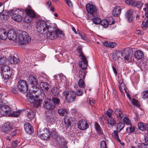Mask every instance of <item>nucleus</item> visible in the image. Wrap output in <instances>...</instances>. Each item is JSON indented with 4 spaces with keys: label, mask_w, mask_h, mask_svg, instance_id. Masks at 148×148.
Returning a JSON list of instances; mask_svg holds the SVG:
<instances>
[{
    "label": "nucleus",
    "mask_w": 148,
    "mask_h": 148,
    "mask_svg": "<svg viewBox=\"0 0 148 148\" xmlns=\"http://www.w3.org/2000/svg\"><path fill=\"white\" fill-rule=\"evenodd\" d=\"M53 25H51L48 21L38 20L36 23V28L38 32L42 30L43 32L47 30L49 32L54 30V28L52 27Z\"/></svg>",
    "instance_id": "obj_1"
},
{
    "label": "nucleus",
    "mask_w": 148,
    "mask_h": 148,
    "mask_svg": "<svg viewBox=\"0 0 148 148\" xmlns=\"http://www.w3.org/2000/svg\"><path fill=\"white\" fill-rule=\"evenodd\" d=\"M121 56H123L124 60L125 61L129 60L131 57V54L128 50H125L123 51V54L121 51H116L113 54V59L115 60L116 59L120 58Z\"/></svg>",
    "instance_id": "obj_2"
},
{
    "label": "nucleus",
    "mask_w": 148,
    "mask_h": 148,
    "mask_svg": "<svg viewBox=\"0 0 148 148\" xmlns=\"http://www.w3.org/2000/svg\"><path fill=\"white\" fill-rule=\"evenodd\" d=\"M19 42L21 45L26 44L31 41V38L28 34L25 31L22 32L18 36Z\"/></svg>",
    "instance_id": "obj_3"
},
{
    "label": "nucleus",
    "mask_w": 148,
    "mask_h": 148,
    "mask_svg": "<svg viewBox=\"0 0 148 148\" xmlns=\"http://www.w3.org/2000/svg\"><path fill=\"white\" fill-rule=\"evenodd\" d=\"M21 12L19 10L15 9L10 10L8 13L11 14L12 18L14 21L17 22H21L22 20V16L21 15Z\"/></svg>",
    "instance_id": "obj_4"
},
{
    "label": "nucleus",
    "mask_w": 148,
    "mask_h": 148,
    "mask_svg": "<svg viewBox=\"0 0 148 148\" xmlns=\"http://www.w3.org/2000/svg\"><path fill=\"white\" fill-rule=\"evenodd\" d=\"M17 88L20 92L23 93L26 92L28 90V84L26 81L20 79L18 81Z\"/></svg>",
    "instance_id": "obj_5"
},
{
    "label": "nucleus",
    "mask_w": 148,
    "mask_h": 148,
    "mask_svg": "<svg viewBox=\"0 0 148 148\" xmlns=\"http://www.w3.org/2000/svg\"><path fill=\"white\" fill-rule=\"evenodd\" d=\"M52 27L54 28V30L49 32V35H50V38L53 39L55 38H62L64 37L63 33L58 28H57L54 25H53Z\"/></svg>",
    "instance_id": "obj_6"
},
{
    "label": "nucleus",
    "mask_w": 148,
    "mask_h": 148,
    "mask_svg": "<svg viewBox=\"0 0 148 148\" xmlns=\"http://www.w3.org/2000/svg\"><path fill=\"white\" fill-rule=\"evenodd\" d=\"M27 97L28 100L32 103H34V107L36 108L40 106V102L42 101H39L38 99L34 97V95L31 94L30 92H27Z\"/></svg>",
    "instance_id": "obj_7"
},
{
    "label": "nucleus",
    "mask_w": 148,
    "mask_h": 148,
    "mask_svg": "<svg viewBox=\"0 0 148 148\" xmlns=\"http://www.w3.org/2000/svg\"><path fill=\"white\" fill-rule=\"evenodd\" d=\"M86 9L88 13L94 16L97 14V9L96 6L92 3H88L86 5Z\"/></svg>",
    "instance_id": "obj_8"
},
{
    "label": "nucleus",
    "mask_w": 148,
    "mask_h": 148,
    "mask_svg": "<svg viewBox=\"0 0 148 148\" xmlns=\"http://www.w3.org/2000/svg\"><path fill=\"white\" fill-rule=\"evenodd\" d=\"M63 95L67 100V101L69 103L73 101L75 99V96L73 91H65L63 92Z\"/></svg>",
    "instance_id": "obj_9"
},
{
    "label": "nucleus",
    "mask_w": 148,
    "mask_h": 148,
    "mask_svg": "<svg viewBox=\"0 0 148 148\" xmlns=\"http://www.w3.org/2000/svg\"><path fill=\"white\" fill-rule=\"evenodd\" d=\"M37 135L42 139L47 140L49 138L51 134L50 131L47 128H45L42 132L38 131Z\"/></svg>",
    "instance_id": "obj_10"
},
{
    "label": "nucleus",
    "mask_w": 148,
    "mask_h": 148,
    "mask_svg": "<svg viewBox=\"0 0 148 148\" xmlns=\"http://www.w3.org/2000/svg\"><path fill=\"white\" fill-rule=\"evenodd\" d=\"M79 57L81 58L82 60L79 61V65L82 69H85L87 67L88 61L86 57L84 56L83 53L81 51Z\"/></svg>",
    "instance_id": "obj_11"
},
{
    "label": "nucleus",
    "mask_w": 148,
    "mask_h": 148,
    "mask_svg": "<svg viewBox=\"0 0 148 148\" xmlns=\"http://www.w3.org/2000/svg\"><path fill=\"white\" fill-rule=\"evenodd\" d=\"M43 104V107L48 110H52L55 107L54 104L50 99H47L45 100Z\"/></svg>",
    "instance_id": "obj_12"
},
{
    "label": "nucleus",
    "mask_w": 148,
    "mask_h": 148,
    "mask_svg": "<svg viewBox=\"0 0 148 148\" xmlns=\"http://www.w3.org/2000/svg\"><path fill=\"white\" fill-rule=\"evenodd\" d=\"M11 113V108L8 106L4 105L0 106V114L2 115L10 114Z\"/></svg>",
    "instance_id": "obj_13"
},
{
    "label": "nucleus",
    "mask_w": 148,
    "mask_h": 148,
    "mask_svg": "<svg viewBox=\"0 0 148 148\" xmlns=\"http://www.w3.org/2000/svg\"><path fill=\"white\" fill-rule=\"evenodd\" d=\"M12 129V126L10 125V123L8 122L4 123L2 127V130L7 133L10 132Z\"/></svg>",
    "instance_id": "obj_14"
},
{
    "label": "nucleus",
    "mask_w": 148,
    "mask_h": 148,
    "mask_svg": "<svg viewBox=\"0 0 148 148\" xmlns=\"http://www.w3.org/2000/svg\"><path fill=\"white\" fill-rule=\"evenodd\" d=\"M7 37L9 40H14L16 38V33L14 29H10L7 33Z\"/></svg>",
    "instance_id": "obj_15"
},
{
    "label": "nucleus",
    "mask_w": 148,
    "mask_h": 148,
    "mask_svg": "<svg viewBox=\"0 0 148 148\" xmlns=\"http://www.w3.org/2000/svg\"><path fill=\"white\" fill-rule=\"evenodd\" d=\"M24 127L25 131L29 134H32L33 132V129L28 122H25L24 123Z\"/></svg>",
    "instance_id": "obj_16"
},
{
    "label": "nucleus",
    "mask_w": 148,
    "mask_h": 148,
    "mask_svg": "<svg viewBox=\"0 0 148 148\" xmlns=\"http://www.w3.org/2000/svg\"><path fill=\"white\" fill-rule=\"evenodd\" d=\"M78 128L81 130H84L88 127L87 123L82 120H80L77 124Z\"/></svg>",
    "instance_id": "obj_17"
},
{
    "label": "nucleus",
    "mask_w": 148,
    "mask_h": 148,
    "mask_svg": "<svg viewBox=\"0 0 148 148\" xmlns=\"http://www.w3.org/2000/svg\"><path fill=\"white\" fill-rule=\"evenodd\" d=\"M114 113L118 120L119 121H121L123 117V114L121 109H116L114 111Z\"/></svg>",
    "instance_id": "obj_18"
},
{
    "label": "nucleus",
    "mask_w": 148,
    "mask_h": 148,
    "mask_svg": "<svg viewBox=\"0 0 148 148\" xmlns=\"http://www.w3.org/2000/svg\"><path fill=\"white\" fill-rule=\"evenodd\" d=\"M145 143L139 144L138 145V148H148V134H146L144 135Z\"/></svg>",
    "instance_id": "obj_19"
},
{
    "label": "nucleus",
    "mask_w": 148,
    "mask_h": 148,
    "mask_svg": "<svg viewBox=\"0 0 148 148\" xmlns=\"http://www.w3.org/2000/svg\"><path fill=\"white\" fill-rule=\"evenodd\" d=\"M36 85H34L32 86V87L29 89V92L31 94L33 95L34 93L35 95L37 93H40V90H41L38 87L36 86Z\"/></svg>",
    "instance_id": "obj_20"
},
{
    "label": "nucleus",
    "mask_w": 148,
    "mask_h": 148,
    "mask_svg": "<svg viewBox=\"0 0 148 148\" xmlns=\"http://www.w3.org/2000/svg\"><path fill=\"white\" fill-rule=\"evenodd\" d=\"M114 20H112L111 22L110 21L109 22L106 19H103L101 20L100 24L101 25L105 28H107L108 26L109 25H111L114 24Z\"/></svg>",
    "instance_id": "obj_21"
},
{
    "label": "nucleus",
    "mask_w": 148,
    "mask_h": 148,
    "mask_svg": "<svg viewBox=\"0 0 148 148\" xmlns=\"http://www.w3.org/2000/svg\"><path fill=\"white\" fill-rule=\"evenodd\" d=\"M28 81L31 84L34 85H37L38 84V81L36 78L33 75L29 76Z\"/></svg>",
    "instance_id": "obj_22"
},
{
    "label": "nucleus",
    "mask_w": 148,
    "mask_h": 148,
    "mask_svg": "<svg viewBox=\"0 0 148 148\" xmlns=\"http://www.w3.org/2000/svg\"><path fill=\"white\" fill-rule=\"evenodd\" d=\"M7 38V33L6 30L3 28L0 29V38L2 40H5Z\"/></svg>",
    "instance_id": "obj_23"
},
{
    "label": "nucleus",
    "mask_w": 148,
    "mask_h": 148,
    "mask_svg": "<svg viewBox=\"0 0 148 148\" xmlns=\"http://www.w3.org/2000/svg\"><path fill=\"white\" fill-rule=\"evenodd\" d=\"M103 45L106 47H109L114 48L117 45L116 44L115 42H108L107 41H105L103 43Z\"/></svg>",
    "instance_id": "obj_24"
},
{
    "label": "nucleus",
    "mask_w": 148,
    "mask_h": 148,
    "mask_svg": "<svg viewBox=\"0 0 148 148\" xmlns=\"http://www.w3.org/2000/svg\"><path fill=\"white\" fill-rule=\"evenodd\" d=\"M34 97L38 99L39 101H42L43 99L45 98V93L41 90H40V93H37L34 96Z\"/></svg>",
    "instance_id": "obj_25"
},
{
    "label": "nucleus",
    "mask_w": 148,
    "mask_h": 148,
    "mask_svg": "<svg viewBox=\"0 0 148 148\" xmlns=\"http://www.w3.org/2000/svg\"><path fill=\"white\" fill-rule=\"evenodd\" d=\"M40 86L43 90L47 91L49 90V85L48 83L41 82L40 83Z\"/></svg>",
    "instance_id": "obj_26"
},
{
    "label": "nucleus",
    "mask_w": 148,
    "mask_h": 148,
    "mask_svg": "<svg viewBox=\"0 0 148 148\" xmlns=\"http://www.w3.org/2000/svg\"><path fill=\"white\" fill-rule=\"evenodd\" d=\"M138 126L141 131H144L148 130V125L145 123H143L142 122L138 123Z\"/></svg>",
    "instance_id": "obj_27"
},
{
    "label": "nucleus",
    "mask_w": 148,
    "mask_h": 148,
    "mask_svg": "<svg viewBox=\"0 0 148 148\" xmlns=\"http://www.w3.org/2000/svg\"><path fill=\"white\" fill-rule=\"evenodd\" d=\"M134 56L138 60H140L144 57V55L141 51L139 50L135 52Z\"/></svg>",
    "instance_id": "obj_28"
},
{
    "label": "nucleus",
    "mask_w": 148,
    "mask_h": 148,
    "mask_svg": "<svg viewBox=\"0 0 148 148\" xmlns=\"http://www.w3.org/2000/svg\"><path fill=\"white\" fill-rule=\"evenodd\" d=\"M61 90L57 86H54L51 90L52 94L55 96H58Z\"/></svg>",
    "instance_id": "obj_29"
},
{
    "label": "nucleus",
    "mask_w": 148,
    "mask_h": 148,
    "mask_svg": "<svg viewBox=\"0 0 148 148\" xmlns=\"http://www.w3.org/2000/svg\"><path fill=\"white\" fill-rule=\"evenodd\" d=\"M121 10L120 7L116 6L113 10L112 14L114 16H116L121 13Z\"/></svg>",
    "instance_id": "obj_30"
},
{
    "label": "nucleus",
    "mask_w": 148,
    "mask_h": 148,
    "mask_svg": "<svg viewBox=\"0 0 148 148\" xmlns=\"http://www.w3.org/2000/svg\"><path fill=\"white\" fill-rule=\"evenodd\" d=\"M25 12L27 15L31 18H34L35 16V13L31 9H27L25 10Z\"/></svg>",
    "instance_id": "obj_31"
},
{
    "label": "nucleus",
    "mask_w": 148,
    "mask_h": 148,
    "mask_svg": "<svg viewBox=\"0 0 148 148\" xmlns=\"http://www.w3.org/2000/svg\"><path fill=\"white\" fill-rule=\"evenodd\" d=\"M27 116L28 119L32 120L34 119L35 116L34 112L32 110H29V111H27Z\"/></svg>",
    "instance_id": "obj_32"
},
{
    "label": "nucleus",
    "mask_w": 148,
    "mask_h": 148,
    "mask_svg": "<svg viewBox=\"0 0 148 148\" xmlns=\"http://www.w3.org/2000/svg\"><path fill=\"white\" fill-rule=\"evenodd\" d=\"M95 127L96 130L99 134L101 135L102 134L103 130L98 123L97 122L95 123Z\"/></svg>",
    "instance_id": "obj_33"
},
{
    "label": "nucleus",
    "mask_w": 148,
    "mask_h": 148,
    "mask_svg": "<svg viewBox=\"0 0 148 148\" xmlns=\"http://www.w3.org/2000/svg\"><path fill=\"white\" fill-rule=\"evenodd\" d=\"M86 73V71L83 69H81L79 73V77L80 79H84Z\"/></svg>",
    "instance_id": "obj_34"
},
{
    "label": "nucleus",
    "mask_w": 148,
    "mask_h": 148,
    "mask_svg": "<svg viewBox=\"0 0 148 148\" xmlns=\"http://www.w3.org/2000/svg\"><path fill=\"white\" fill-rule=\"evenodd\" d=\"M145 15L146 17L147 18V20L145 22L143 21L142 23V27L143 30L146 29L148 25V12L146 11Z\"/></svg>",
    "instance_id": "obj_35"
},
{
    "label": "nucleus",
    "mask_w": 148,
    "mask_h": 148,
    "mask_svg": "<svg viewBox=\"0 0 148 148\" xmlns=\"http://www.w3.org/2000/svg\"><path fill=\"white\" fill-rule=\"evenodd\" d=\"M107 121L108 124L110 125L111 127H113L116 124V122L112 117L108 119Z\"/></svg>",
    "instance_id": "obj_36"
},
{
    "label": "nucleus",
    "mask_w": 148,
    "mask_h": 148,
    "mask_svg": "<svg viewBox=\"0 0 148 148\" xmlns=\"http://www.w3.org/2000/svg\"><path fill=\"white\" fill-rule=\"evenodd\" d=\"M19 60L15 56L10 57L9 58V62L11 64H16L18 63Z\"/></svg>",
    "instance_id": "obj_37"
},
{
    "label": "nucleus",
    "mask_w": 148,
    "mask_h": 148,
    "mask_svg": "<svg viewBox=\"0 0 148 148\" xmlns=\"http://www.w3.org/2000/svg\"><path fill=\"white\" fill-rule=\"evenodd\" d=\"M58 112L60 115L62 116H65L67 114L66 110L63 108H60L59 109Z\"/></svg>",
    "instance_id": "obj_38"
},
{
    "label": "nucleus",
    "mask_w": 148,
    "mask_h": 148,
    "mask_svg": "<svg viewBox=\"0 0 148 148\" xmlns=\"http://www.w3.org/2000/svg\"><path fill=\"white\" fill-rule=\"evenodd\" d=\"M1 71L2 72L8 73L10 71V68L7 65H3L1 67Z\"/></svg>",
    "instance_id": "obj_39"
},
{
    "label": "nucleus",
    "mask_w": 148,
    "mask_h": 148,
    "mask_svg": "<svg viewBox=\"0 0 148 148\" xmlns=\"http://www.w3.org/2000/svg\"><path fill=\"white\" fill-rule=\"evenodd\" d=\"M78 85L80 88H84L85 87V84L83 79H79L78 82Z\"/></svg>",
    "instance_id": "obj_40"
},
{
    "label": "nucleus",
    "mask_w": 148,
    "mask_h": 148,
    "mask_svg": "<svg viewBox=\"0 0 148 148\" xmlns=\"http://www.w3.org/2000/svg\"><path fill=\"white\" fill-rule=\"evenodd\" d=\"M113 137L116 140L118 141L119 143L121 142V140L119 138L118 132L116 131H114L112 134Z\"/></svg>",
    "instance_id": "obj_41"
},
{
    "label": "nucleus",
    "mask_w": 148,
    "mask_h": 148,
    "mask_svg": "<svg viewBox=\"0 0 148 148\" xmlns=\"http://www.w3.org/2000/svg\"><path fill=\"white\" fill-rule=\"evenodd\" d=\"M92 21L95 24H99L101 21V19L99 18L94 16L92 19Z\"/></svg>",
    "instance_id": "obj_42"
},
{
    "label": "nucleus",
    "mask_w": 148,
    "mask_h": 148,
    "mask_svg": "<svg viewBox=\"0 0 148 148\" xmlns=\"http://www.w3.org/2000/svg\"><path fill=\"white\" fill-rule=\"evenodd\" d=\"M113 112L112 110L110 108L106 111L105 114L108 116V119L112 118V116L113 113Z\"/></svg>",
    "instance_id": "obj_43"
},
{
    "label": "nucleus",
    "mask_w": 148,
    "mask_h": 148,
    "mask_svg": "<svg viewBox=\"0 0 148 148\" xmlns=\"http://www.w3.org/2000/svg\"><path fill=\"white\" fill-rule=\"evenodd\" d=\"M51 101H52L53 103L54 104L55 106V105L59 104L60 102L59 99L56 97H52Z\"/></svg>",
    "instance_id": "obj_44"
},
{
    "label": "nucleus",
    "mask_w": 148,
    "mask_h": 148,
    "mask_svg": "<svg viewBox=\"0 0 148 148\" xmlns=\"http://www.w3.org/2000/svg\"><path fill=\"white\" fill-rule=\"evenodd\" d=\"M51 135L54 138H57L59 136L58 135V133L56 131V129L54 128L52 129L51 132Z\"/></svg>",
    "instance_id": "obj_45"
},
{
    "label": "nucleus",
    "mask_w": 148,
    "mask_h": 148,
    "mask_svg": "<svg viewBox=\"0 0 148 148\" xmlns=\"http://www.w3.org/2000/svg\"><path fill=\"white\" fill-rule=\"evenodd\" d=\"M135 128L134 126L130 125V126L126 129L127 131L129 133H132L135 131Z\"/></svg>",
    "instance_id": "obj_46"
},
{
    "label": "nucleus",
    "mask_w": 148,
    "mask_h": 148,
    "mask_svg": "<svg viewBox=\"0 0 148 148\" xmlns=\"http://www.w3.org/2000/svg\"><path fill=\"white\" fill-rule=\"evenodd\" d=\"M143 5V3L140 1L136 2L134 6L137 7V8L140 9L142 8Z\"/></svg>",
    "instance_id": "obj_47"
},
{
    "label": "nucleus",
    "mask_w": 148,
    "mask_h": 148,
    "mask_svg": "<svg viewBox=\"0 0 148 148\" xmlns=\"http://www.w3.org/2000/svg\"><path fill=\"white\" fill-rule=\"evenodd\" d=\"M142 97L143 99H145L148 98V90L143 91L141 93Z\"/></svg>",
    "instance_id": "obj_48"
},
{
    "label": "nucleus",
    "mask_w": 148,
    "mask_h": 148,
    "mask_svg": "<svg viewBox=\"0 0 148 148\" xmlns=\"http://www.w3.org/2000/svg\"><path fill=\"white\" fill-rule=\"evenodd\" d=\"M125 126V124L123 122H119L118 124L117 128L119 129V131H120L121 130L123 129Z\"/></svg>",
    "instance_id": "obj_49"
},
{
    "label": "nucleus",
    "mask_w": 148,
    "mask_h": 148,
    "mask_svg": "<svg viewBox=\"0 0 148 148\" xmlns=\"http://www.w3.org/2000/svg\"><path fill=\"white\" fill-rule=\"evenodd\" d=\"M134 11L133 9H130L128 10L126 12L125 16H132V15L134 13Z\"/></svg>",
    "instance_id": "obj_50"
},
{
    "label": "nucleus",
    "mask_w": 148,
    "mask_h": 148,
    "mask_svg": "<svg viewBox=\"0 0 148 148\" xmlns=\"http://www.w3.org/2000/svg\"><path fill=\"white\" fill-rule=\"evenodd\" d=\"M136 0H126L125 3L130 5L134 6Z\"/></svg>",
    "instance_id": "obj_51"
},
{
    "label": "nucleus",
    "mask_w": 148,
    "mask_h": 148,
    "mask_svg": "<svg viewBox=\"0 0 148 148\" xmlns=\"http://www.w3.org/2000/svg\"><path fill=\"white\" fill-rule=\"evenodd\" d=\"M0 18L1 20H6L8 19L9 18V16L8 15H6L4 14H2L0 15Z\"/></svg>",
    "instance_id": "obj_52"
},
{
    "label": "nucleus",
    "mask_w": 148,
    "mask_h": 148,
    "mask_svg": "<svg viewBox=\"0 0 148 148\" xmlns=\"http://www.w3.org/2000/svg\"><path fill=\"white\" fill-rule=\"evenodd\" d=\"M123 121L124 123L127 124H131V122L127 117H124L123 119Z\"/></svg>",
    "instance_id": "obj_53"
},
{
    "label": "nucleus",
    "mask_w": 148,
    "mask_h": 148,
    "mask_svg": "<svg viewBox=\"0 0 148 148\" xmlns=\"http://www.w3.org/2000/svg\"><path fill=\"white\" fill-rule=\"evenodd\" d=\"M101 148H107L106 142L104 140H102L100 144Z\"/></svg>",
    "instance_id": "obj_54"
},
{
    "label": "nucleus",
    "mask_w": 148,
    "mask_h": 148,
    "mask_svg": "<svg viewBox=\"0 0 148 148\" xmlns=\"http://www.w3.org/2000/svg\"><path fill=\"white\" fill-rule=\"evenodd\" d=\"M132 102L134 105L138 107H139L140 106V104L139 101L135 99H132Z\"/></svg>",
    "instance_id": "obj_55"
},
{
    "label": "nucleus",
    "mask_w": 148,
    "mask_h": 148,
    "mask_svg": "<svg viewBox=\"0 0 148 148\" xmlns=\"http://www.w3.org/2000/svg\"><path fill=\"white\" fill-rule=\"evenodd\" d=\"M20 112L19 111L14 112L10 114V115L15 117H17L20 115Z\"/></svg>",
    "instance_id": "obj_56"
},
{
    "label": "nucleus",
    "mask_w": 148,
    "mask_h": 148,
    "mask_svg": "<svg viewBox=\"0 0 148 148\" xmlns=\"http://www.w3.org/2000/svg\"><path fill=\"white\" fill-rule=\"evenodd\" d=\"M83 92L81 89H78L76 91V94L78 96L82 95Z\"/></svg>",
    "instance_id": "obj_57"
},
{
    "label": "nucleus",
    "mask_w": 148,
    "mask_h": 148,
    "mask_svg": "<svg viewBox=\"0 0 148 148\" xmlns=\"http://www.w3.org/2000/svg\"><path fill=\"white\" fill-rule=\"evenodd\" d=\"M7 103V102L5 100H4L3 99L0 100V106H3L4 105H6Z\"/></svg>",
    "instance_id": "obj_58"
},
{
    "label": "nucleus",
    "mask_w": 148,
    "mask_h": 148,
    "mask_svg": "<svg viewBox=\"0 0 148 148\" xmlns=\"http://www.w3.org/2000/svg\"><path fill=\"white\" fill-rule=\"evenodd\" d=\"M18 141L17 140L14 141L11 143V146L12 148H14L16 147L18 145Z\"/></svg>",
    "instance_id": "obj_59"
},
{
    "label": "nucleus",
    "mask_w": 148,
    "mask_h": 148,
    "mask_svg": "<svg viewBox=\"0 0 148 148\" xmlns=\"http://www.w3.org/2000/svg\"><path fill=\"white\" fill-rule=\"evenodd\" d=\"M47 119L49 121H54V118L51 116H47Z\"/></svg>",
    "instance_id": "obj_60"
},
{
    "label": "nucleus",
    "mask_w": 148,
    "mask_h": 148,
    "mask_svg": "<svg viewBox=\"0 0 148 148\" xmlns=\"http://www.w3.org/2000/svg\"><path fill=\"white\" fill-rule=\"evenodd\" d=\"M66 2L68 5L70 6H72V2L70 0H65Z\"/></svg>",
    "instance_id": "obj_61"
},
{
    "label": "nucleus",
    "mask_w": 148,
    "mask_h": 148,
    "mask_svg": "<svg viewBox=\"0 0 148 148\" xmlns=\"http://www.w3.org/2000/svg\"><path fill=\"white\" fill-rule=\"evenodd\" d=\"M79 35L80 36L81 38L84 40L86 39V36L84 33H81L79 32Z\"/></svg>",
    "instance_id": "obj_62"
},
{
    "label": "nucleus",
    "mask_w": 148,
    "mask_h": 148,
    "mask_svg": "<svg viewBox=\"0 0 148 148\" xmlns=\"http://www.w3.org/2000/svg\"><path fill=\"white\" fill-rule=\"evenodd\" d=\"M3 77L5 79H8L10 77V75H8V73H6L5 74V75H3Z\"/></svg>",
    "instance_id": "obj_63"
},
{
    "label": "nucleus",
    "mask_w": 148,
    "mask_h": 148,
    "mask_svg": "<svg viewBox=\"0 0 148 148\" xmlns=\"http://www.w3.org/2000/svg\"><path fill=\"white\" fill-rule=\"evenodd\" d=\"M127 18V20L129 22L131 23L132 21V16H126Z\"/></svg>",
    "instance_id": "obj_64"
}]
</instances>
